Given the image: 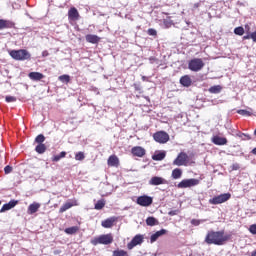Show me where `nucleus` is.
<instances>
[{
  "mask_svg": "<svg viewBox=\"0 0 256 256\" xmlns=\"http://www.w3.org/2000/svg\"><path fill=\"white\" fill-rule=\"evenodd\" d=\"M231 236L225 235L224 231H209L205 237L207 245H225Z\"/></svg>",
  "mask_w": 256,
  "mask_h": 256,
  "instance_id": "nucleus-1",
  "label": "nucleus"
},
{
  "mask_svg": "<svg viewBox=\"0 0 256 256\" xmlns=\"http://www.w3.org/2000/svg\"><path fill=\"white\" fill-rule=\"evenodd\" d=\"M9 55L15 61H29L31 59V53L26 49L11 50Z\"/></svg>",
  "mask_w": 256,
  "mask_h": 256,
  "instance_id": "nucleus-2",
  "label": "nucleus"
},
{
  "mask_svg": "<svg viewBox=\"0 0 256 256\" xmlns=\"http://www.w3.org/2000/svg\"><path fill=\"white\" fill-rule=\"evenodd\" d=\"M92 245H111L113 243V236L111 234H102L91 240Z\"/></svg>",
  "mask_w": 256,
  "mask_h": 256,
  "instance_id": "nucleus-3",
  "label": "nucleus"
},
{
  "mask_svg": "<svg viewBox=\"0 0 256 256\" xmlns=\"http://www.w3.org/2000/svg\"><path fill=\"white\" fill-rule=\"evenodd\" d=\"M203 67H205V63L201 58H193L188 63V69H190V71H194V73L201 71Z\"/></svg>",
  "mask_w": 256,
  "mask_h": 256,
  "instance_id": "nucleus-4",
  "label": "nucleus"
},
{
  "mask_svg": "<svg viewBox=\"0 0 256 256\" xmlns=\"http://www.w3.org/2000/svg\"><path fill=\"white\" fill-rule=\"evenodd\" d=\"M231 199V193H224L209 200L210 205H221Z\"/></svg>",
  "mask_w": 256,
  "mask_h": 256,
  "instance_id": "nucleus-5",
  "label": "nucleus"
},
{
  "mask_svg": "<svg viewBox=\"0 0 256 256\" xmlns=\"http://www.w3.org/2000/svg\"><path fill=\"white\" fill-rule=\"evenodd\" d=\"M199 185V180L195 178L184 179L177 184L178 189H187L189 187H196Z\"/></svg>",
  "mask_w": 256,
  "mask_h": 256,
  "instance_id": "nucleus-6",
  "label": "nucleus"
},
{
  "mask_svg": "<svg viewBox=\"0 0 256 256\" xmlns=\"http://www.w3.org/2000/svg\"><path fill=\"white\" fill-rule=\"evenodd\" d=\"M136 203L140 205V207H151V205H153V197L147 195L139 196Z\"/></svg>",
  "mask_w": 256,
  "mask_h": 256,
  "instance_id": "nucleus-7",
  "label": "nucleus"
},
{
  "mask_svg": "<svg viewBox=\"0 0 256 256\" xmlns=\"http://www.w3.org/2000/svg\"><path fill=\"white\" fill-rule=\"evenodd\" d=\"M144 241H145V236H143V234H137L127 244V248L131 251V249H133L134 247H137V245H142Z\"/></svg>",
  "mask_w": 256,
  "mask_h": 256,
  "instance_id": "nucleus-8",
  "label": "nucleus"
},
{
  "mask_svg": "<svg viewBox=\"0 0 256 256\" xmlns=\"http://www.w3.org/2000/svg\"><path fill=\"white\" fill-rule=\"evenodd\" d=\"M153 139L156 141V143L165 144L167 141H169V134L165 131H158L154 133Z\"/></svg>",
  "mask_w": 256,
  "mask_h": 256,
  "instance_id": "nucleus-9",
  "label": "nucleus"
},
{
  "mask_svg": "<svg viewBox=\"0 0 256 256\" xmlns=\"http://www.w3.org/2000/svg\"><path fill=\"white\" fill-rule=\"evenodd\" d=\"M187 159H189L187 153L180 152L176 159L173 161V165H176L177 167H183V165L187 163Z\"/></svg>",
  "mask_w": 256,
  "mask_h": 256,
  "instance_id": "nucleus-10",
  "label": "nucleus"
},
{
  "mask_svg": "<svg viewBox=\"0 0 256 256\" xmlns=\"http://www.w3.org/2000/svg\"><path fill=\"white\" fill-rule=\"evenodd\" d=\"M149 185L157 187L159 185H167V181L163 177L154 176L149 180Z\"/></svg>",
  "mask_w": 256,
  "mask_h": 256,
  "instance_id": "nucleus-11",
  "label": "nucleus"
},
{
  "mask_svg": "<svg viewBox=\"0 0 256 256\" xmlns=\"http://www.w3.org/2000/svg\"><path fill=\"white\" fill-rule=\"evenodd\" d=\"M131 153L134 157H145L146 150L141 146H134L131 149Z\"/></svg>",
  "mask_w": 256,
  "mask_h": 256,
  "instance_id": "nucleus-12",
  "label": "nucleus"
},
{
  "mask_svg": "<svg viewBox=\"0 0 256 256\" xmlns=\"http://www.w3.org/2000/svg\"><path fill=\"white\" fill-rule=\"evenodd\" d=\"M17 203H19V201L10 200L8 203L2 206V208L0 209V213H5V211H11V209L17 206Z\"/></svg>",
  "mask_w": 256,
  "mask_h": 256,
  "instance_id": "nucleus-13",
  "label": "nucleus"
},
{
  "mask_svg": "<svg viewBox=\"0 0 256 256\" xmlns=\"http://www.w3.org/2000/svg\"><path fill=\"white\" fill-rule=\"evenodd\" d=\"M15 27V24L9 20L0 19V31H3V29H13Z\"/></svg>",
  "mask_w": 256,
  "mask_h": 256,
  "instance_id": "nucleus-14",
  "label": "nucleus"
},
{
  "mask_svg": "<svg viewBox=\"0 0 256 256\" xmlns=\"http://www.w3.org/2000/svg\"><path fill=\"white\" fill-rule=\"evenodd\" d=\"M167 234V230L165 229H161L157 232H155L154 234H152L150 236V243H155V241H157V239H159V237H163V235Z\"/></svg>",
  "mask_w": 256,
  "mask_h": 256,
  "instance_id": "nucleus-15",
  "label": "nucleus"
},
{
  "mask_svg": "<svg viewBox=\"0 0 256 256\" xmlns=\"http://www.w3.org/2000/svg\"><path fill=\"white\" fill-rule=\"evenodd\" d=\"M193 83V80H191V76L189 75H184L180 78V85H182V87H191Z\"/></svg>",
  "mask_w": 256,
  "mask_h": 256,
  "instance_id": "nucleus-16",
  "label": "nucleus"
},
{
  "mask_svg": "<svg viewBox=\"0 0 256 256\" xmlns=\"http://www.w3.org/2000/svg\"><path fill=\"white\" fill-rule=\"evenodd\" d=\"M212 143H214V145H219V146L227 145V138L221 137V136H213Z\"/></svg>",
  "mask_w": 256,
  "mask_h": 256,
  "instance_id": "nucleus-17",
  "label": "nucleus"
},
{
  "mask_svg": "<svg viewBox=\"0 0 256 256\" xmlns=\"http://www.w3.org/2000/svg\"><path fill=\"white\" fill-rule=\"evenodd\" d=\"M28 77L32 81H41V79H43V77H45V76L41 72H30L28 74Z\"/></svg>",
  "mask_w": 256,
  "mask_h": 256,
  "instance_id": "nucleus-18",
  "label": "nucleus"
},
{
  "mask_svg": "<svg viewBox=\"0 0 256 256\" xmlns=\"http://www.w3.org/2000/svg\"><path fill=\"white\" fill-rule=\"evenodd\" d=\"M41 207V204L34 202L28 206V213L29 215H33L39 211V208Z\"/></svg>",
  "mask_w": 256,
  "mask_h": 256,
  "instance_id": "nucleus-19",
  "label": "nucleus"
},
{
  "mask_svg": "<svg viewBox=\"0 0 256 256\" xmlns=\"http://www.w3.org/2000/svg\"><path fill=\"white\" fill-rule=\"evenodd\" d=\"M109 167H118L119 166V158L116 155H111L108 158Z\"/></svg>",
  "mask_w": 256,
  "mask_h": 256,
  "instance_id": "nucleus-20",
  "label": "nucleus"
},
{
  "mask_svg": "<svg viewBox=\"0 0 256 256\" xmlns=\"http://www.w3.org/2000/svg\"><path fill=\"white\" fill-rule=\"evenodd\" d=\"M167 153L165 151H159L152 155L153 161H163L165 159Z\"/></svg>",
  "mask_w": 256,
  "mask_h": 256,
  "instance_id": "nucleus-21",
  "label": "nucleus"
},
{
  "mask_svg": "<svg viewBox=\"0 0 256 256\" xmlns=\"http://www.w3.org/2000/svg\"><path fill=\"white\" fill-rule=\"evenodd\" d=\"M115 223V218H108L104 221H102L101 225L104 227V229H111L113 227V224Z\"/></svg>",
  "mask_w": 256,
  "mask_h": 256,
  "instance_id": "nucleus-22",
  "label": "nucleus"
},
{
  "mask_svg": "<svg viewBox=\"0 0 256 256\" xmlns=\"http://www.w3.org/2000/svg\"><path fill=\"white\" fill-rule=\"evenodd\" d=\"M99 39L100 38L97 35H93V34L86 35L87 43H92L93 45H95L96 43H99Z\"/></svg>",
  "mask_w": 256,
  "mask_h": 256,
  "instance_id": "nucleus-23",
  "label": "nucleus"
},
{
  "mask_svg": "<svg viewBox=\"0 0 256 256\" xmlns=\"http://www.w3.org/2000/svg\"><path fill=\"white\" fill-rule=\"evenodd\" d=\"M68 16L69 19H79V11L77 10V8L73 7L68 11Z\"/></svg>",
  "mask_w": 256,
  "mask_h": 256,
  "instance_id": "nucleus-24",
  "label": "nucleus"
},
{
  "mask_svg": "<svg viewBox=\"0 0 256 256\" xmlns=\"http://www.w3.org/2000/svg\"><path fill=\"white\" fill-rule=\"evenodd\" d=\"M146 225H148V227H155V225H159V220L153 216H149L146 219Z\"/></svg>",
  "mask_w": 256,
  "mask_h": 256,
  "instance_id": "nucleus-25",
  "label": "nucleus"
},
{
  "mask_svg": "<svg viewBox=\"0 0 256 256\" xmlns=\"http://www.w3.org/2000/svg\"><path fill=\"white\" fill-rule=\"evenodd\" d=\"M182 176L183 170H181V168H175L174 170H172V179H181Z\"/></svg>",
  "mask_w": 256,
  "mask_h": 256,
  "instance_id": "nucleus-26",
  "label": "nucleus"
},
{
  "mask_svg": "<svg viewBox=\"0 0 256 256\" xmlns=\"http://www.w3.org/2000/svg\"><path fill=\"white\" fill-rule=\"evenodd\" d=\"M77 231H79V226H72L69 228H65V230H64L66 235H75V233H77Z\"/></svg>",
  "mask_w": 256,
  "mask_h": 256,
  "instance_id": "nucleus-27",
  "label": "nucleus"
},
{
  "mask_svg": "<svg viewBox=\"0 0 256 256\" xmlns=\"http://www.w3.org/2000/svg\"><path fill=\"white\" fill-rule=\"evenodd\" d=\"M236 137H239L242 141H251V135L238 131Z\"/></svg>",
  "mask_w": 256,
  "mask_h": 256,
  "instance_id": "nucleus-28",
  "label": "nucleus"
},
{
  "mask_svg": "<svg viewBox=\"0 0 256 256\" xmlns=\"http://www.w3.org/2000/svg\"><path fill=\"white\" fill-rule=\"evenodd\" d=\"M66 155H67V152L62 151V152H60V154L53 156L52 161L54 163H58V161H61V159H64V157H66Z\"/></svg>",
  "mask_w": 256,
  "mask_h": 256,
  "instance_id": "nucleus-29",
  "label": "nucleus"
},
{
  "mask_svg": "<svg viewBox=\"0 0 256 256\" xmlns=\"http://www.w3.org/2000/svg\"><path fill=\"white\" fill-rule=\"evenodd\" d=\"M35 151H36V153H39V155H43V153H45V151H47V146H45V144H38L35 147Z\"/></svg>",
  "mask_w": 256,
  "mask_h": 256,
  "instance_id": "nucleus-30",
  "label": "nucleus"
},
{
  "mask_svg": "<svg viewBox=\"0 0 256 256\" xmlns=\"http://www.w3.org/2000/svg\"><path fill=\"white\" fill-rule=\"evenodd\" d=\"M221 89H223V87H221V85H214V86H211L209 88V93H212L214 95H217L219 94V92L221 91Z\"/></svg>",
  "mask_w": 256,
  "mask_h": 256,
  "instance_id": "nucleus-31",
  "label": "nucleus"
},
{
  "mask_svg": "<svg viewBox=\"0 0 256 256\" xmlns=\"http://www.w3.org/2000/svg\"><path fill=\"white\" fill-rule=\"evenodd\" d=\"M103 207H105V199H100L95 203L94 209H96V211H101Z\"/></svg>",
  "mask_w": 256,
  "mask_h": 256,
  "instance_id": "nucleus-32",
  "label": "nucleus"
},
{
  "mask_svg": "<svg viewBox=\"0 0 256 256\" xmlns=\"http://www.w3.org/2000/svg\"><path fill=\"white\" fill-rule=\"evenodd\" d=\"M71 207H73V203L71 202H66L65 204H63L60 209H59V213H65V211L71 209Z\"/></svg>",
  "mask_w": 256,
  "mask_h": 256,
  "instance_id": "nucleus-33",
  "label": "nucleus"
},
{
  "mask_svg": "<svg viewBox=\"0 0 256 256\" xmlns=\"http://www.w3.org/2000/svg\"><path fill=\"white\" fill-rule=\"evenodd\" d=\"M234 34L238 35L239 37H243L245 35V28L243 26H238L234 29Z\"/></svg>",
  "mask_w": 256,
  "mask_h": 256,
  "instance_id": "nucleus-34",
  "label": "nucleus"
},
{
  "mask_svg": "<svg viewBox=\"0 0 256 256\" xmlns=\"http://www.w3.org/2000/svg\"><path fill=\"white\" fill-rule=\"evenodd\" d=\"M236 113H238V115H242L243 117H251L253 115L251 111L245 109H239L236 111Z\"/></svg>",
  "mask_w": 256,
  "mask_h": 256,
  "instance_id": "nucleus-35",
  "label": "nucleus"
},
{
  "mask_svg": "<svg viewBox=\"0 0 256 256\" xmlns=\"http://www.w3.org/2000/svg\"><path fill=\"white\" fill-rule=\"evenodd\" d=\"M59 81L62 83H69L71 81V77L67 74L59 76Z\"/></svg>",
  "mask_w": 256,
  "mask_h": 256,
  "instance_id": "nucleus-36",
  "label": "nucleus"
},
{
  "mask_svg": "<svg viewBox=\"0 0 256 256\" xmlns=\"http://www.w3.org/2000/svg\"><path fill=\"white\" fill-rule=\"evenodd\" d=\"M35 142L38 143V145H41V144L45 143V136L43 134H39L35 138Z\"/></svg>",
  "mask_w": 256,
  "mask_h": 256,
  "instance_id": "nucleus-37",
  "label": "nucleus"
},
{
  "mask_svg": "<svg viewBox=\"0 0 256 256\" xmlns=\"http://www.w3.org/2000/svg\"><path fill=\"white\" fill-rule=\"evenodd\" d=\"M163 24L166 29H169V27L173 25V20H171V18H166L163 20Z\"/></svg>",
  "mask_w": 256,
  "mask_h": 256,
  "instance_id": "nucleus-38",
  "label": "nucleus"
},
{
  "mask_svg": "<svg viewBox=\"0 0 256 256\" xmlns=\"http://www.w3.org/2000/svg\"><path fill=\"white\" fill-rule=\"evenodd\" d=\"M112 256H127V251H125V250H114Z\"/></svg>",
  "mask_w": 256,
  "mask_h": 256,
  "instance_id": "nucleus-39",
  "label": "nucleus"
},
{
  "mask_svg": "<svg viewBox=\"0 0 256 256\" xmlns=\"http://www.w3.org/2000/svg\"><path fill=\"white\" fill-rule=\"evenodd\" d=\"M76 161H83L85 159V153L83 152H77L75 155Z\"/></svg>",
  "mask_w": 256,
  "mask_h": 256,
  "instance_id": "nucleus-40",
  "label": "nucleus"
},
{
  "mask_svg": "<svg viewBox=\"0 0 256 256\" xmlns=\"http://www.w3.org/2000/svg\"><path fill=\"white\" fill-rule=\"evenodd\" d=\"M5 101L6 103H15V101H17V98H15L14 96H6Z\"/></svg>",
  "mask_w": 256,
  "mask_h": 256,
  "instance_id": "nucleus-41",
  "label": "nucleus"
},
{
  "mask_svg": "<svg viewBox=\"0 0 256 256\" xmlns=\"http://www.w3.org/2000/svg\"><path fill=\"white\" fill-rule=\"evenodd\" d=\"M148 35H150L151 37L157 36V30H155L153 28H149L148 29Z\"/></svg>",
  "mask_w": 256,
  "mask_h": 256,
  "instance_id": "nucleus-42",
  "label": "nucleus"
},
{
  "mask_svg": "<svg viewBox=\"0 0 256 256\" xmlns=\"http://www.w3.org/2000/svg\"><path fill=\"white\" fill-rule=\"evenodd\" d=\"M249 231L252 235H256V224L250 225Z\"/></svg>",
  "mask_w": 256,
  "mask_h": 256,
  "instance_id": "nucleus-43",
  "label": "nucleus"
},
{
  "mask_svg": "<svg viewBox=\"0 0 256 256\" xmlns=\"http://www.w3.org/2000/svg\"><path fill=\"white\" fill-rule=\"evenodd\" d=\"M11 171H13V167H11L9 165L5 166L4 172L6 175H9V173H11Z\"/></svg>",
  "mask_w": 256,
  "mask_h": 256,
  "instance_id": "nucleus-44",
  "label": "nucleus"
},
{
  "mask_svg": "<svg viewBox=\"0 0 256 256\" xmlns=\"http://www.w3.org/2000/svg\"><path fill=\"white\" fill-rule=\"evenodd\" d=\"M239 131H235V129H232V128H228V133L230 134V135H233L234 137H237V133H238Z\"/></svg>",
  "mask_w": 256,
  "mask_h": 256,
  "instance_id": "nucleus-45",
  "label": "nucleus"
},
{
  "mask_svg": "<svg viewBox=\"0 0 256 256\" xmlns=\"http://www.w3.org/2000/svg\"><path fill=\"white\" fill-rule=\"evenodd\" d=\"M168 215H170V217H174V215H179V210H172L168 212Z\"/></svg>",
  "mask_w": 256,
  "mask_h": 256,
  "instance_id": "nucleus-46",
  "label": "nucleus"
},
{
  "mask_svg": "<svg viewBox=\"0 0 256 256\" xmlns=\"http://www.w3.org/2000/svg\"><path fill=\"white\" fill-rule=\"evenodd\" d=\"M191 223H192V225H195V227L201 225V221L196 220V219H193V220L191 221Z\"/></svg>",
  "mask_w": 256,
  "mask_h": 256,
  "instance_id": "nucleus-47",
  "label": "nucleus"
},
{
  "mask_svg": "<svg viewBox=\"0 0 256 256\" xmlns=\"http://www.w3.org/2000/svg\"><path fill=\"white\" fill-rule=\"evenodd\" d=\"M242 39H243V41H247L249 39H252L251 33H247V35H244Z\"/></svg>",
  "mask_w": 256,
  "mask_h": 256,
  "instance_id": "nucleus-48",
  "label": "nucleus"
},
{
  "mask_svg": "<svg viewBox=\"0 0 256 256\" xmlns=\"http://www.w3.org/2000/svg\"><path fill=\"white\" fill-rule=\"evenodd\" d=\"M239 168H240V166L238 163H235L232 165V171H239Z\"/></svg>",
  "mask_w": 256,
  "mask_h": 256,
  "instance_id": "nucleus-49",
  "label": "nucleus"
},
{
  "mask_svg": "<svg viewBox=\"0 0 256 256\" xmlns=\"http://www.w3.org/2000/svg\"><path fill=\"white\" fill-rule=\"evenodd\" d=\"M252 41L256 43V30L251 33Z\"/></svg>",
  "mask_w": 256,
  "mask_h": 256,
  "instance_id": "nucleus-50",
  "label": "nucleus"
},
{
  "mask_svg": "<svg viewBox=\"0 0 256 256\" xmlns=\"http://www.w3.org/2000/svg\"><path fill=\"white\" fill-rule=\"evenodd\" d=\"M201 7V2H197L194 4V9H199Z\"/></svg>",
  "mask_w": 256,
  "mask_h": 256,
  "instance_id": "nucleus-51",
  "label": "nucleus"
},
{
  "mask_svg": "<svg viewBox=\"0 0 256 256\" xmlns=\"http://www.w3.org/2000/svg\"><path fill=\"white\" fill-rule=\"evenodd\" d=\"M134 87H135V90H136V91H141V86L135 84Z\"/></svg>",
  "mask_w": 256,
  "mask_h": 256,
  "instance_id": "nucleus-52",
  "label": "nucleus"
},
{
  "mask_svg": "<svg viewBox=\"0 0 256 256\" xmlns=\"http://www.w3.org/2000/svg\"><path fill=\"white\" fill-rule=\"evenodd\" d=\"M143 97H144V99H146V101H148V103L151 102V99L149 98V96H143Z\"/></svg>",
  "mask_w": 256,
  "mask_h": 256,
  "instance_id": "nucleus-53",
  "label": "nucleus"
},
{
  "mask_svg": "<svg viewBox=\"0 0 256 256\" xmlns=\"http://www.w3.org/2000/svg\"><path fill=\"white\" fill-rule=\"evenodd\" d=\"M252 154L256 155V147L252 149Z\"/></svg>",
  "mask_w": 256,
  "mask_h": 256,
  "instance_id": "nucleus-54",
  "label": "nucleus"
},
{
  "mask_svg": "<svg viewBox=\"0 0 256 256\" xmlns=\"http://www.w3.org/2000/svg\"><path fill=\"white\" fill-rule=\"evenodd\" d=\"M142 81H147V77L146 76H142Z\"/></svg>",
  "mask_w": 256,
  "mask_h": 256,
  "instance_id": "nucleus-55",
  "label": "nucleus"
},
{
  "mask_svg": "<svg viewBox=\"0 0 256 256\" xmlns=\"http://www.w3.org/2000/svg\"><path fill=\"white\" fill-rule=\"evenodd\" d=\"M251 256H256V250L251 253Z\"/></svg>",
  "mask_w": 256,
  "mask_h": 256,
  "instance_id": "nucleus-56",
  "label": "nucleus"
},
{
  "mask_svg": "<svg viewBox=\"0 0 256 256\" xmlns=\"http://www.w3.org/2000/svg\"><path fill=\"white\" fill-rule=\"evenodd\" d=\"M0 205H1V201H0Z\"/></svg>",
  "mask_w": 256,
  "mask_h": 256,
  "instance_id": "nucleus-57",
  "label": "nucleus"
}]
</instances>
